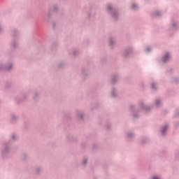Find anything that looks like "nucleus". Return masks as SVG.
<instances>
[{"label":"nucleus","mask_w":179,"mask_h":179,"mask_svg":"<svg viewBox=\"0 0 179 179\" xmlns=\"http://www.w3.org/2000/svg\"><path fill=\"white\" fill-rule=\"evenodd\" d=\"M9 150H10L9 144L5 143L1 149V157H2V159H6L8 157Z\"/></svg>","instance_id":"obj_2"},{"label":"nucleus","mask_w":179,"mask_h":179,"mask_svg":"<svg viewBox=\"0 0 179 179\" xmlns=\"http://www.w3.org/2000/svg\"><path fill=\"white\" fill-rule=\"evenodd\" d=\"M11 139H12L13 141H16V140L17 139V135H16V134H12V136H11Z\"/></svg>","instance_id":"obj_27"},{"label":"nucleus","mask_w":179,"mask_h":179,"mask_svg":"<svg viewBox=\"0 0 179 179\" xmlns=\"http://www.w3.org/2000/svg\"><path fill=\"white\" fill-rule=\"evenodd\" d=\"M13 32H14V33H17V31L16 29H14V30H13Z\"/></svg>","instance_id":"obj_32"},{"label":"nucleus","mask_w":179,"mask_h":179,"mask_svg":"<svg viewBox=\"0 0 179 179\" xmlns=\"http://www.w3.org/2000/svg\"><path fill=\"white\" fill-rule=\"evenodd\" d=\"M170 27L173 31L179 30V21L177 20H173L170 23Z\"/></svg>","instance_id":"obj_6"},{"label":"nucleus","mask_w":179,"mask_h":179,"mask_svg":"<svg viewBox=\"0 0 179 179\" xmlns=\"http://www.w3.org/2000/svg\"><path fill=\"white\" fill-rule=\"evenodd\" d=\"M2 31H3V24L0 22V33H2Z\"/></svg>","instance_id":"obj_28"},{"label":"nucleus","mask_w":179,"mask_h":179,"mask_svg":"<svg viewBox=\"0 0 179 179\" xmlns=\"http://www.w3.org/2000/svg\"><path fill=\"white\" fill-rule=\"evenodd\" d=\"M18 119H19V117L15 113L11 114L10 115L11 121H17Z\"/></svg>","instance_id":"obj_16"},{"label":"nucleus","mask_w":179,"mask_h":179,"mask_svg":"<svg viewBox=\"0 0 179 179\" xmlns=\"http://www.w3.org/2000/svg\"><path fill=\"white\" fill-rule=\"evenodd\" d=\"M35 96L37 97V96H38V94H35Z\"/></svg>","instance_id":"obj_33"},{"label":"nucleus","mask_w":179,"mask_h":179,"mask_svg":"<svg viewBox=\"0 0 179 179\" xmlns=\"http://www.w3.org/2000/svg\"><path fill=\"white\" fill-rule=\"evenodd\" d=\"M72 54H73V55H74V56L78 55L79 54V50H78V49H73V50H72Z\"/></svg>","instance_id":"obj_23"},{"label":"nucleus","mask_w":179,"mask_h":179,"mask_svg":"<svg viewBox=\"0 0 179 179\" xmlns=\"http://www.w3.org/2000/svg\"><path fill=\"white\" fill-rule=\"evenodd\" d=\"M126 138H127L129 141L134 139V138H135V133L132 131H127L126 134Z\"/></svg>","instance_id":"obj_13"},{"label":"nucleus","mask_w":179,"mask_h":179,"mask_svg":"<svg viewBox=\"0 0 179 179\" xmlns=\"http://www.w3.org/2000/svg\"><path fill=\"white\" fill-rule=\"evenodd\" d=\"M130 110L134 118H138L139 113H138V108H136L134 106H131Z\"/></svg>","instance_id":"obj_8"},{"label":"nucleus","mask_w":179,"mask_h":179,"mask_svg":"<svg viewBox=\"0 0 179 179\" xmlns=\"http://www.w3.org/2000/svg\"><path fill=\"white\" fill-rule=\"evenodd\" d=\"M87 163H89V159H87V157L83 158V166H87Z\"/></svg>","instance_id":"obj_22"},{"label":"nucleus","mask_w":179,"mask_h":179,"mask_svg":"<svg viewBox=\"0 0 179 179\" xmlns=\"http://www.w3.org/2000/svg\"><path fill=\"white\" fill-rule=\"evenodd\" d=\"M131 9L134 10H136V9L139 8V6L136 3H132L131 6Z\"/></svg>","instance_id":"obj_19"},{"label":"nucleus","mask_w":179,"mask_h":179,"mask_svg":"<svg viewBox=\"0 0 179 179\" xmlns=\"http://www.w3.org/2000/svg\"><path fill=\"white\" fill-rule=\"evenodd\" d=\"M134 52V47L129 46L123 52V57H128Z\"/></svg>","instance_id":"obj_9"},{"label":"nucleus","mask_w":179,"mask_h":179,"mask_svg":"<svg viewBox=\"0 0 179 179\" xmlns=\"http://www.w3.org/2000/svg\"><path fill=\"white\" fill-rule=\"evenodd\" d=\"M138 106L143 111H150L153 108V105L145 103L143 101H141Z\"/></svg>","instance_id":"obj_3"},{"label":"nucleus","mask_w":179,"mask_h":179,"mask_svg":"<svg viewBox=\"0 0 179 179\" xmlns=\"http://www.w3.org/2000/svg\"><path fill=\"white\" fill-rule=\"evenodd\" d=\"M144 141H145V138H143V139H142V142H145Z\"/></svg>","instance_id":"obj_34"},{"label":"nucleus","mask_w":179,"mask_h":179,"mask_svg":"<svg viewBox=\"0 0 179 179\" xmlns=\"http://www.w3.org/2000/svg\"><path fill=\"white\" fill-rule=\"evenodd\" d=\"M0 103H1V101H0Z\"/></svg>","instance_id":"obj_35"},{"label":"nucleus","mask_w":179,"mask_h":179,"mask_svg":"<svg viewBox=\"0 0 179 179\" xmlns=\"http://www.w3.org/2000/svg\"><path fill=\"white\" fill-rule=\"evenodd\" d=\"M1 69H6V71H11V69H13V63H3L1 62H0V71Z\"/></svg>","instance_id":"obj_4"},{"label":"nucleus","mask_w":179,"mask_h":179,"mask_svg":"<svg viewBox=\"0 0 179 179\" xmlns=\"http://www.w3.org/2000/svg\"><path fill=\"white\" fill-rule=\"evenodd\" d=\"M53 12H58L59 7L57 5H54L52 6Z\"/></svg>","instance_id":"obj_26"},{"label":"nucleus","mask_w":179,"mask_h":179,"mask_svg":"<svg viewBox=\"0 0 179 179\" xmlns=\"http://www.w3.org/2000/svg\"><path fill=\"white\" fill-rule=\"evenodd\" d=\"M106 10L114 20H118V19H120V13L117 10V9H115V7H114L113 4H108L106 6Z\"/></svg>","instance_id":"obj_1"},{"label":"nucleus","mask_w":179,"mask_h":179,"mask_svg":"<svg viewBox=\"0 0 179 179\" xmlns=\"http://www.w3.org/2000/svg\"><path fill=\"white\" fill-rule=\"evenodd\" d=\"M110 96L113 99H115L118 96V88L116 87H112L110 88Z\"/></svg>","instance_id":"obj_7"},{"label":"nucleus","mask_w":179,"mask_h":179,"mask_svg":"<svg viewBox=\"0 0 179 179\" xmlns=\"http://www.w3.org/2000/svg\"><path fill=\"white\" fill-rule=\"evenodd\" d=\"M178 115H179V110H177V111L175 113V116L177 117Z\"/></svg>","instance_id":"obj_30"},{"label":"nucleus","mask_w":179,"mask_h":179,"mask_svg":"<svg viewBox=\"0 0 179 179\" xmlns=\"http://www.w3.org/2000/svg\"><path fill=\"white\" fill-rule=\"evenodd\" d=\"M57 66H58L59 68H61V66H64V63H62V62L59 63V64H57Z\"/></svg>","instance_id":"obj_29"},{"label":"nucleus","mask_w":179,"mask_h":179,"mask_svg":"<svg viewBox=\"0 0 179 179\" xmlns=\"http://www.w3.org/2000/svg\"><path fill=\"white\" fill-rule=\"evenodd\" d=\"M151 179H162V176L160 175H153L152 177H151Z\"/></svg>","instance_id":"obj_24"},{"label":"nucleus","mask_w":179,"mask_h":179,"mask_svg":"<svg viewBox=\"0 0 179 179\" xmlns=\"http://www.w3.org/2000/svg\"><path fill=\"white\" fill-rule=\"evenodd\" d=\"M41 171H43V168L41 166H36L35 168V173H36V174H40Z\"/></svg>","instance_id":"obj_18"},{"label":"nucleus","mask_w":179,"mask_h":179,"mask_svg":"<svg viewBox=\"0 0 179 179\" xmlns=\"http://www.w3.org/2000/svg\"><path fill=\"white\" fill-rule=\"evenodd\" d=\"M17 47H19V41L14 39L10 43V48L13 50H15Z\"/></svg>","instance_id":"obj_14"},{"label":"nucleus","mask_w":179,"mask_h":179,"mask_svg":"<svg viewBox=\"0 0 179 179\" xmlns=\"http://www.w3.org/2000/svg\"><path fill=\"white\" fill-rule=\"evenodd\" d=\"M119 79H120V76H118V75L117 74H114L111 78V83H113V85H115V83L118 82Z\"/></svg>","instance_id":"obj_15"},{"label":"nucleus","mask_w":179,"mask_h":179,"mask_svg":"<svg viewBox=\"0 0 179 179\" xmlns=\"http://www.w3.org/2000/svg\"><path fill=\"white\" fill-rule=\"evenodd\" d=\"M170 59H171V52H165L161 57L162 64H167Z\"/></svg>","instance_id":"obj_5"},{"label":"nucleus","mask_w":179,"mask_h":179,"mask_svg":"<svg viewBox=\"0 0 179 179\" xmlns=\"http://www.w3.org/2000/svg\"><path fill=\"white\" fill-rule=\"evenodd\" d=\"M153 48L150 46H148L145 48V51L146 52H152Z\"/></svg>","instance_id":"obj_25"},{"label":"nucleus","mask_w":179,"mask_h":179,"mask_svg":"<svg viewBox=\"0 0 179 179\" xmlns=\"http://www.w3.org/2000/svg\"><path fill=\"white\" fill-rule=\"evenodd\" d=\"M151 87H152V90H157L159 89V87H157V83L152 82L151 83Z\"/></svg>","instance_id":"obj_17"},{"label":"nucleus","mask_w":179,"mask_h":179,"mask_svg":"<svg viewBox=\"0 0 179 179\" xmlns=\"http://www.w3.org/2000/svg\"><path fill=\"white\" fill-rule=\"evenodd\" d=\"M109 44H110V45H114V44H115V38H109Z\"/></svg>","instance_id":"obj_21"},{"label":"nucleus","mask_w":179,"mask_h":179,"mask_svg":"<svg viewBox=\"0 0 179 179\" xmlns=\"http://www.w3.org/2000/svg\"><path fill=\"white\" fill-rule=\"evenodd\" d=\"M153 106L157 108H159V107H162V106H163V101L160 98H157L154 100Z\"/></svg>","instance_id":"obj_10"},{"label":"nucleus","mask_w":179,"mask_h":179,"mask_svg":"<svg viewBox=\"0 0 179 179\" xmlns=\"http://www.w3.org/2000/svg\"><path fill=\"white\" fill-rule=\"evenodd\" d=\"M167 131H169V124H166L161 127L160 132L163 136L167 134Z\"/></svg>","instance_id":"obj_11"},{"label":"nucleus","mask_w":179,"mask_h":179,"mask_svg":"<svg viewBox=\"0 0 179 179\" xmlns=\"http://www.w3.org/2000/svg\"><path fill=\"white\" fill-rule=\"evenodd\" d=\"M76 115L79 120H85V112L83 111L76 110Z\"/></svg>","instance_id":"obj_12"},{"label":"nucleus","mask_w":179,"mask_h":179,"mask_svg":"<svg viewBox=\"0 0 179 179\" xmlns=\"http://www.w3.org/2000/svg\"><path fill=\"white\" fill-rule=\"evenodd\" d=\"M153 15H154V16H162V13L161 10H157L154 12Z\"/></svg>","instance_id":"obj_20"},{"label":"nucleus","mask_w":179,"mask_h":179,"mask_svg":"<svg viewBox=\"0 0 179 179\" xmlns=\"http://www.w3.org/2000/svg\"><path fill=\"white\" fill-rule=\"evenodd\" d=\"M48 19H50V17H51V14H48Z\"/></svg>","instance_id":"obj_31"}]
</instances>
